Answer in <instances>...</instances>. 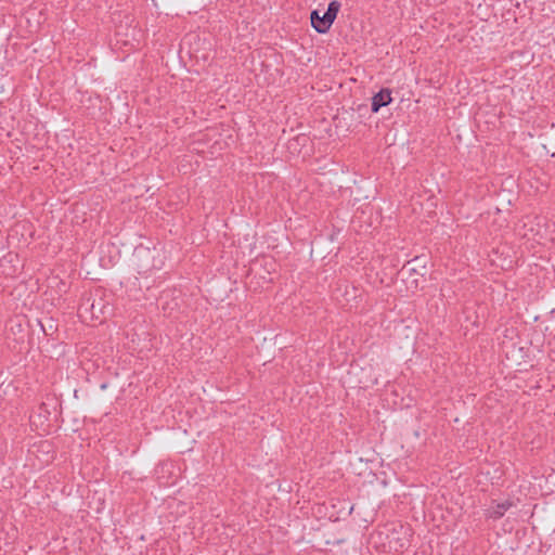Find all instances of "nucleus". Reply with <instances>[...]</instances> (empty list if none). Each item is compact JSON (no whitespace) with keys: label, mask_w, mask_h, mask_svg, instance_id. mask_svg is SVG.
<instances>
[{"label":"nucleus","mask_w":555,"mask_h":555,"mask_svg":"<svg viewBox=\"0 0 555 555\" xmlns=\"http://www.w3.org/2000/svg\"><path fill=\"white\" fill-rule=\"evenodd\" d=\"M95 308H98V305H94V302H92L91 304V310H92L93 314L95 313Z\"/></svg>","instance_id":"423d86ee"},{"label":"nucleus","mask_w":555,"mask_h":555,"mask_svg":"<svg viewBox=\"0 0 555 555\" xmlns=\"http://www.w3.org/2000/svg\"><path fill=\"white\" fill-rule=\"evenodd\" d=\"M95 308H98V305H94V302H92L91 304V310H92L93 314L95 313Z\"/></svg>","instance_id":"39448f33"},{"label":"nucleus","mask_w":555,"mask_h":555,"mask_svg":"<svg viewBox=\"0 0 555 555\" xmlns=\"http://www.w3.org/2000/svg\"><path fill=\"white\" fill-rule=\"evenodd\" d=\"M513 506V502L506 500L504 502L495 503L493 501V505L487 509V516L494 520L500 519L504 516L505 512L508 511Z\"/></svg>","instance_id":"7ed1b4c3"},{"label":"nucleus","mask_w":555,"mask_h":555,"mask_svg":"<svg viewBox=\"0 0 555 555\" xmlns=\"http://www.w3.org/2000/svg\"><path fill=\"white\" fill-rule=\"evenodd\" d=\"M41 327H42V331L44 332L46 335H49V333L47 332L46 327L41 324Z\"/></svg>","instance_id":"0eeeda50"},{"label":"nucleus","mask_w":555,"mask_h":555,"mask_svg":"<svg viewBox=\"0 0 555 555\" xmlns=\"http://www.w3.org/2000/svg\"><path fill=\"white\" fill-rule=\"evenodd\" d=\"M38 411H39V416H43L46 420H48V416L50 415V411L46 403H41L38 408Z\"/></svg>","instance_id":"20e7f679"},{"label":"nucleus","mask_w":555,"mask_h":555,"mask_svg":"<svg viewBox=\"0 0 555 555\" xmlns=\"http://www.w3.org/2000/svg\"><path fill=\"white\" fill-rule=\"evenodd\" d=\"M340 7L341 4L339 1L332 0L328 3L327 10L323 13V15H320L319 10L311 11V26L315 29L317 33L326 34L330 30V28L332 27L333 23L337 17Z\"/></svg>","instance_id":"f257e3e1"},{"label":"nucleus","mask_w":555,"mask_h":555,"mask_svg":"<svg viewBox=\"0 0 555 555\" xmlns=\"http://www.w3.org/2000/svg\"><path fill=\"white\" fill-rule=\"evenodd\" d=\"M391 101V90L388 88H382L372 96L371 111L373 113H377L382 107L389 105Z\"/></svg>","instance_id":"f03ea898"}]
</instances>
